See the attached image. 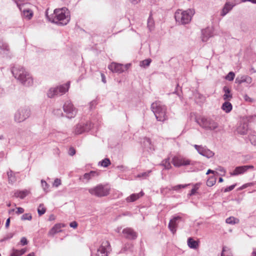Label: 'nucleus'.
I'll return each mask as SVG.
<instances>
[{"instance_id":"obj_41","label":"nucleus","mask_w":256,"mask_h":256,"mask_svg":"<svg viewBox=\"0 0 256 256\" xmlns=\"http://www.w3.org/2000/svg\"><path fill=\"white\" fill-rule=\"evenodd\" d=\"M102 166L106 167L110 164V162L109 159L105 158L100 162Z\"/></svg>"},{"instance_id":"obj_17","label":"nucleus","mask_w":256,"mask_h":256,"mask_svg":"<svg viewBox=\"0 0 256 256\" xmlns=\"http://www.w3.org/2000/svg\"><path fill=\"white\" fill-rule=\"evenodd\" d=\"M124 236L130 240L136 239L137 237L136 232L130 228H126L122 230Z\"/></svg>"},{"instance_id":"obj_30","label":"nucleus","mask_w":256,"mask_h":256,"mask_svg":"<svg viewBox=\"0 0 256 256\" xmlns=\"http://www.w3.org/2000/svg\"><path fill=\"white\" fill-rule=\"evenodd\" d=\"M162 165L164 167L165 169H170L172 166L170 162V158H167L163 160L162 162Z\"/></svg>"},{"instance_id":"obj_53","label":"nucleus","mask_w":256,"mask_h":256,"mask_svg":"<svg viewBox=\"0 0 256 256\" xmlns=\"http://www.w3.org/2000/svg\"><path fill=\"white\" fill-rule=\"evenodd\" d=\"M150 171H149V172H146L142 173V174H138V175L137 176H136V177H137V178L146 177V176H147L148 175V174H149V173H150Z\"/></svg>"},{"instance_id":"obj_6","label":"nucleus","mask_w":256,"mask_h":256,"mask_svg":"<svg viewBox=\"0 0 256 256\" xmlns=\"http://www.w3.org/2000/svg\"><path fill=\"white\" fill-rule=\"evenodd\" d=\"M172 162L176 167L194 166L198 164L197 162L180 155L174 156L172 158Z\"/></svg>"},{"instance_id":"obj_39","label":"nucleus","mask_w":256,"mask_h":256,"mask_svg":"<svg viewBox=\"0 0 256 256\" xmlns=\"http://www.w3.org/2000/svg\"><path fill=\"white\" fill-rule=\"evenodd\" d=\"M249 139L252 144L256 146V134H250L249 136Z\"/></svg>"},{"instance_id":"obj_18","label":"nucleus","mask_w":256,"mask_h":256,"mask_svg":"<svg viewBox=\"0 0 256 256\" xmlns=\"http://www.w3.org/2000/svg\"><path fill=\"white\" fill-rule=\"evenodd\" d=\"M181 218L180 216H177L174 217L170 220L168 224V228L173 234L176 233L178 222Z\"/></svg>"},{"instance_id":"obj_1","label":"nucleus","mask_w":256,"mask_h":256,"mask_svg":"<svg viewBox=\"0 0 256 256\" xmlns=\"http://www.w3.org/2000/svg\"><path fill=\"white\" fill-rule=\"evenodd\" d=\"M14 76L26 86L32 84V78L30 74L20 66H16L12 69Z\"/></svg>"},{"instance_id":"obj_51","label":"nucleus","mask_w":256,"mask_h":256,"mask_svg":"<svg viewBox=\"0 0 256 256\" xmlns=\"http://www.w3.org/2000/svg\"><path fill=\"white\" fill-rule=\"evenodd\" d=\"M236 186V184L232 185L228 187H227L226 188H225V190H224V192H228L232 190Z\"/></svg>"},{"instance_id":"obj_11","label":"nucleus","mask_w":256,"mask_h":256,"mask_svg":"<svg viewBox=\"0 0 256 256\" xmlns=\"http://www.w3.org/2000/svg\"><path fill=\"white\" fill-rule=\"evenodd\" d=\"M30 114V112L26 108H21L17 111L14 115V120L16 122H20L26 119Z\"/></svg>"},{"instance_id":"obj_12","label":"nucleus","mask_w":256,"mask_h":256,"mask_svg":"<svg viewBox=\"0 0 256 256\" xmlns=\"http://www.w3.org/2000/svg\"><path fill=\"white\" fill-rule=\"evenodd\" d=\"M92 127V126L90 122L79 124L76 126L74 132L76 134H80L82 132H88Z\"/></svg>"},{"instance_id":"obj_24","label":"nucleus","mask_w":256,"mask_h":256,"mask_svg":"<svg viewBox=\"0 0 256 256\" xmlns=\"http://www.w3.org/2000/svg\"><path fill=\"white\" fill-rule=\"evenodd\" d=\"M202 40L204 42H206L208 38L211 37L212 35V28H208L202 31Z\"/></svg>"},{"instance_id":"obj_58","label":"nucleus","mask_w":256,"mask_h":256,"mask_svg":"<svg viewBox=\"0 0 256 256\" xmlns=\"http://www.w3.org/2000/svg\"><path fill=\"white\" fill-rule=\"evenodd\" d=\"M20 251V255H22L23 254H24L26 252V248H22L20 250H19Z\"/></svg>"},{"instance_id":"obj_19","label":"nucleus","mask_w":256,"mask_h":256,"mask_svg":"<svg viewBox=\"0 0 256 256\" xmlns=\"http://www.w3.org/2000/svg\"><path fill=\"white\" fill-rule=\"evenodd\" d=\"M252 82V78L248 75L238 76L236 79V83L240 84L246 83L247 85L250 84Z\"/></svg>"},{"instance_id":"obj_38","label":"nucleus","mask_w":256,"mask_h":256,"mask_svg":"<svg viewBox=\"0 0 256 256\" xmlns=\"http://www.w3.org/2000/svg\"><path fill=\"white\" fill-rule=\"evenodd\" d=\"M152 60L150 58L146 59L140 62V66L145 67L146 66H148L150 64Z\"/></svg>"},{"instance_id":"obj_43","label":"nucleus","mask_w":256,"mask_h":256,"mask_svg":"<svg viewBox=\"0 0 256 256\" xmlns=\"http://www.w3.org/2000/svg\"><path fill=\"white\" fill-rule=\"evenodd\" d=\"M32 218V215L31 214H24L22 216V218L21 219L22 220H31Z\"/></svg>"},{"instance_id":"obj_29","label":"nucleus","mask_w":256,"mask_h":256,"mask_svg":"<svg viewBox=\"0 0 256 256\" xmlns=\"http://www.w3.org/2000/svg\"><path fill=\"white\" fill-rule=\"evenodd\" d=\"M188 246L192 248H196L198 246V242L191 238L188 239Z\"/></svg>"},{"instance_id":"obj_31","label":"nucleus","mask_w":256,"mask_h":256,"mask_svg":"<svg viewBox=\"0 0 256 256\" xmlns=\"http://www.w3.org/2000/svg\"><path fill=\"white\" fill-rule=\"evenodd\" d=\"M216 178L214 176H211L208 178L206 181V185L208 186H213L216 182Z\"/></svg>"},{"instance_id":"obj_2","label":"nucleus","mask_w":256,"mask_h":256,"mask_svg":"<svg viewBox=\"0 0 256 256\" xmlns=\"http://www.w3.org/2000/svg\"><path fill=\"white\" fill-rule=\"evenodd\" d=\"M54 14V18L52 22L57 24L66 25L70 20V13L66 8L56 9Z\"/></svg>"},{"instance_id":"obj_55","label":"nucleus","mask_w":256,"mask_h":256,"mask_svg":"<svg viewBox=\"0 0 256 256\" xmlns=\"http://www.w3.org/2000/svg\"><path fill=\"white\" fill-rule=\"evenodd\" d=\"M76 151L74 148H70L69 150V154L71 156H73L75 154Z\"/></svg>"},{"instance_id":"obj_5","label":"nucleus","mask_w":256,"mask_h":256,"mask_svg":"<svg viewBox=\"0 0 256 256\" xmlns=\"http://www.w3.org/2000/svg\"><path fill=\"white\" fill-rule=\"evenodd\" d=\"M151 108L158 120L163 122L166 119V108L160 102H153Z\"/></svg>"},{"instance_id":"obj_23","label":"nucleus","mask_w":256,"mask_h":256,"mask_svg":"<svg viewBox=\"0 0 256 256\" xmlns=\"http://www.w3.org/2000/svg\"><path fill=\"white\" fill-rule=\"evenodd\" d=\"M144 194V193L143 192H140L138 194H132L130 196L126 198V201L128 202H134L138 200V198H140V197L142 196Z\"/></svg>"},{"instance_id":"obj_42","label":"nucleus","mask_w":256,"mask_h":256,"mask_svg":"<svg viewBox=\"0 0 256 256\" xmlns=\"http://www.w3.org/2000/svg\"><path fill=\"white\" fill-rule=\"evenodd\" d=\"M226 247L224 246L221 254V256H232L230 252H228Z\"/></svg>"},{"instance_id":"obj_7","label":"nucleus","mask_w":256,"mask_h":256,"mask_svg":"<svg viewBox=\"0 0 256 256\" xmlns=\"http://www.w3.org/2000/svg\"><path fill=\"white\" fill-rule=\"evenodd\" d=\"M198 124L202 128L208 130H214L218 128V124L210 118L202 117L196 119Z\"/></svg>"},{"instance_id":"obj_35","label":"nucleus","mask_w":256,"mask_h":256,"mask_svg":"<svg viewBox=\"0 0 256 256\" xmlns=\"http://www.w3.org/2000/svg\"><path fill=\"white\" fill-rule=\"evenodd\" d=\"M46 211V208H44L43 204H40L38 208V212L39 214V216H42L44 214Z\"/></svg>"},{"instance_id":"obj_57","label":"nucleus","mask_w":256,"mask_h":256,"mask_svg":"<svg viewBox=\"0 0 256 256\" xmlns=\"http://www.w3.org/2000/svg\"><path fill=\"white\" fill-rule=\"evenodd\" d=\"M250 2L254 4H256V0H239V2Z\"/></svg>"},{"instance_id":"obj_60","label":"nucleus","mask_w":256,"mask_h":256,"mask_svg":"<svg viewBox=\"0 0 256 256\" xmlns=\"http://www.w3.org/2000/svg\"><path fill=\"white\" fill-rule=\"evenodd\" d=\"M101 76H102V82H104V83H106V78H105V76H104V74H101Z\"/></svg>"},{"instance_id":"obj_4","label":"nucleus","mask_w":256,"mask_h":256,"mask_svg":"<svg viewBox=\"0 0 256 256\" xmlns=\"http://www.w3.org/2000/svg\"><path fill=\"white\" fill-rule=\"evenodd\" d=\"M110 187L108 184H98L95 186L88 189L89 193L98 198L107 196L109 194Z\"/></svg>"},{"instance_id":"obj_64","label":"nucleus","mask_w":256,"mask_h":256,"mask_svg":"<svg viewBox=\"0 0 256 256\" xmlns=\"http://www.w3.org/2000/svg\"><path fill=\"white\" fill-rule=\"evenodd\" d=\"M251 256H256V248L254 249Z\"/></svg>"},{"instance_id":"obj_48","label":"nucleus","mask_w":256,"mask_h":256,"mask_svg":"<svg viewBox=\"0 0 256 256\" xmlns=\"http://www.w3.org/2000/svg\"><path fill=\"white\" fill-rule=\"evenodd\" d=\"M60 184H61V180L59 178H56L53 183V186H55V187H58Z\"/></svg>"},{"instance_id":"obj_47","label":"nucleus","mask_w":256,"mask_h":256,"mask_svg":"<svg viewBox=\"0 0 256 256\" xmlns=\"http://www.w3.org/2000/svg\"><path fill=\"white\" fill-rule=\"evenodd\" d=\"M13 172L12 171H10L8 172V176L9 181H11L12 182H14L16 180L12 177Z\"/></svg>"},{"instance_id":"obj_8","label":"nucleus","mask_w":256,"mask_h":256,"mask_svg":"<svg viewBox=\"0 0 256 256\" xmlns=\"http://www.w3.org/2000/svg\"><path fill=\"white\" fill-rule=\"evenodd\" d=\"M70 83L68 82L65 85L60 86L59 87L50 88L48 92V96L52 98L55 96L62 95L67 92L69 88Z\"/></svg>"},{"instance_id":"obj_22","label":"nucleus","mask_w":256,"mask_h":256,"mask_svg":"<svg viewBox=\"0 0 256 256\" xmlns=\"http://www.w3.org/2000/svg\"><path fill=\"white\" fill-rule=\"evenodd\" d=\"M99 172L96 171H90V172L86 173L84 174L82 177H80V179L84 182V180H86V182L91 180L92 178L98 176Z\"/></svg>"},{"instance_id":"obj_37","label":"nucleus","mask_w":256,"mask_h":256,"mask_svg":"<svg viewBox=\"0 0 256 256\" xmlns=\"http://www.w3.org/2000/svg\"><path fill=\"white\" fill-rule=\"evenodd\" d=\"M41 185L44 190L46 193L48 192L49 185L44 180H41Z\"/></svg>"},{"instance_id":"obj_15","label":"nucleus","mask_w":256,"mask_h":256,"mask_svg":"<svg viewBox=\"0 0 256 256\" xmlns=\"http://www.w3.org/2000/svg\"><path fill=\"white\" fill-rule=\"evenodd\" d=\"M108 68L112 72L122 73L124 70V69L128 68V65L124 66L120 64L112 62L108 66Z\"/></svg>"},{"instance_id":"obj_34","label":"nucleus","mask_w":256,"mask_h":256,"mask_svg":"<svg viewBox=\"0 0 256 256\" xmlns=\"http://www.w3.org/2000/svg\"><path fill=\"white\" fill-rule=\"evenodd\" d=\"M0 48L4 52L9 51L10 48L7 43L0 42Z\"/></svg>"},{"instance_id":"obj_49","label":"nucleus","mask_w":256,"mask_h":256,"mask_svg":"<svg viewBox=\"0 0 256 256\" xmlns=\"http://www.w3.org/2000/svg\"><path fill=\"white\" fill-rule=\"evenodd\" d=\"M16 2L17 4V6H18V4H20L21 5L26 4V3H28V2L30 0H16Z\"/></svg>"},{"instance_id":"obj_59","label":"nucleus","mask_w":256,"mask_h":256,"mask_svg":"<svg viewBox=\"0 0 256 256\" xmlns=\"http://www.w3.org/2000/svg\"><path fill=\"white\" fill-rule=\"evenodd\" d=\"M216 172L214 171V170H208L207 172H206V174H215Z\"/></svg>"},{"instance_id":"obj_61","label":"nucleus","mask_w":256,"mask_h":256,"mask_svg":"<svg viewBox=\"0 0 256 256\" xmlns=\"http://www.w3.org/2000/svg\"><path fill=\"white\" fill-rule=\"evenodd\" d=\"M217 170L222 172L225 173L226 172L224 168L220 166Z\"/></svg>"},{"instance_id":"obj_20","label":"nucleus","mask_w":256,"mask_h":256,"mask_svg":"<svg viewBox=\"0 0 256 256\" xmlns=\"http://www.w3.org/2000/svg\"><path fill=\"white\" fill-rule=\"evenodd\" d=\"M65 225L62 224H56L48 232V236H54L56 234L62 232V228L64 227Z\"/></svg>"},{"instance_id":"obj_46","label":"nucleus","mask_w":256,"mask_h":256,"mask_svg":"<svg viewBox=\"0 0 256 256\" xmlns=\"http://www.w3.org/2000/svg\"><path fill=\"white\" fill-rule=\"evenodd\" d=\"M154 24L153 20L150 18L148 20V25L150 30L153 28Z\"/></svg>"},{"instance_id":"obj_21","label":"nucleus","mask_w":256,"mask_h":256,"mask_svg":"<svg viewBox=\"0 0 256 256\" xmlns=\"http://www.w3.org/2000/svg\"><path fill=\"white\" fill-rule=\"evenodd\" d=\"M240 3V2H239V1L236 2V0L234 1V3H230V2H226L220 14L221 16H225L232 8L234 6Z\"/></svg>"},{"instance_id":"obj_54","label":"nucleus","mask_w":256,"mask_h":256,"mask_svg":"<svg viewBox=\"0 0 256 256\" xmlns=\"http://www.w3.org/2000/svg\"><path fill=\"white\" fill-rule=\"evenodd\" d=\"M70 226L76 228L78 226V224L76 222H72L70 224Z\"/></svg>"},{"instance_id":"obj_52","label":"nucleus","mask_w":256,"mask_h":256,"mask_svg":"<svg viewBox=\"0 0 256 256\" xmlns=\"http://www.w3.org/2000/svg\"><path fill=\"white\" fill-rule=\"evenodd\" d=\"M16 209L17 210L16 211V212L18 214H22L24 211V209L20 207L16 208Z\"/></svg>"},{"instance_id":"obj_40","label":"nucleus","mask_w":256,"mask_h":256,"mask_svg":"<svg viewBox=\"0 0 256 256\" xmlns=\"http://www.w3.org/2000/svg\"><path fill=\"white\" fill-rule=\"evenodd\" d=\"M234 76H235L234 73L231 72H230L227 74V76H226V79L229 81H232L234 80Z\"/></svg>"},{"instance_id":"obj_45","label":"nucleus","mask_w":256,"mask_h":256,"mask_svg":"<svg viewBox=\"0 0 256 256\" xmlns=\"http://www.w3.org/2000/svg\"><path fill=\"white\" fill-rule=\"evenodd\" d=\"M20 254L19 250L13 249L10 256H20Z\"/></svg>"},{"instance_id":"obj_36","label":"nucleus","mask_w":256,"mask_h":256,"mask_svg":"<svg viewBox=\"0 0 256 256\" xmlns=\"http://www.w3.org/2000/svg\"><path fill=\"white\" fill-rule=\"evenodd\" d=\"M190 184H178L176 186H174L172 188V190H174L178 191L181 188H186L187 186H190Z\"/></svg>"},{"instance_id":"obj_44","label":"nucleus","mask_w":256,"mask_h":256,"mask_svg":"<svg viewBox=\"0 0 256 256\" xmlns=\"http://www.w3.org/2000/svg\"><path fill=\"white\" fill-rule=\"evenodd\" d=\"M244 100L246 102L252 103L254 102V99L252 98H250L248 95L245 94L244 96Z\"/></svg>"},{"instance_id":"obj_13","label":"nucleus","mask_w":256,"mask_h":256,"mask_svg":"<svg viewBox=\"0 0 256 256\" xmlns=\"http://www.w3.org/2000/svg\"><path fill=\"white\" fill-rule=\"evenodd\" d=\"M194 147L200 154L208 158H210L214 156V153L205 146L195 144Z\"/></svg>"},{"instance_id":"obj_9","label":"nucleus","mask_w":256,"mask_h":256,"mask_svg":"<svg viewBox=\"0 0 256 256\" xmlns=\"http://www.w3.org/2000/svg\"><path fill=\"white\" fill-rule=\"evenodd\" d=\"M18 7L22 12V16L24 18L30 20L33 16V12L32 10V5L30 3H26L24 4H18Z\"/></svg>"},{"instance_id":"obj_33","label":"nucleus","mask_w":256,"mask_h":256,"mask_svg":"<svg viewBox=\"0 0 256 256\" xmlns=\"http://www.w3.org/2000/svg\"><path fill=\"white\" fill-rule=\"evenodd\" d=\"M226 222L228 224H235L239 222V220L233 216H230L226 219Z\"/></svg>"},{"instance_id":"obj_26","label":"nucleus","mask_w":256,"mask_h":256,"mask_svg":"<svg viewBox=\"0 0 256 256\" xmlns=\"http://www.w3.org/2000/svg\"><path fill=\"white\" fill-rule=\"evenodd\" d=\"M29 194L30 191L27 190H16L14 192V196L16 198H20L22 199Z\"/></svg>"},{"instance_id":"obj_3","label":"nucleus","mask_w":256,"mask_h":256,"mask_svg":"<svg viewBox=\"0 0 256 256\" xmlns=\"http://www.w3.org/2000/svg\"><path fill=\"white\" fill-rule=\"evenodd\" d=\"M195 13L194 10L188 8L185 10H178L176 11L174 17L176 22L180 24H188Z\"/></svg>"},{"instance_id":"obj_10","label":"nucleus","mask_w":256,"mask_h":256,"mask_svg":"<svg viewBox=\"0 0 256 256\" xmlns=\"http://www.w3.org/2000/svg\"><path fill=\"white\" fill-rule=\"evenodd\" d=\"M64 110L66 112V116L70 118H74L77 113L76 109L70 101L66 102L64 104Z\"/></svg>"},{"instance_id":"obj_16","label":"nucleus","mask_w":256,"mask_h":256,"mask_svg":"<svg viewBox=\"0 0 256 256\" xmlns=\"http://www.w3.org/2000/svg\"><path fill=\"white\" fill-rule=\"evenodd\" d=\"M254 166L252 165L237 166L235 168L233 172L230 173V174L232 176H236L243 174L248 169L254 170Z\"/></svg>"},{"instance_id":"obj_63","label":"nucleus","mask_w":256,"mask_h":256,"mask_svg":"<svg viewBox=\"0 0 256 256\" xmlns=\"http://www.w3.org/2000/svg\"><path fill=\"white\" fill-rule=\"evenodd\" d=\"M55 219V217L54 215L52 214L50 216L49 220H53Z\"/></svg>"},{"instance_id":"obj_25","label":"nucleus","mask_w":256,"mask_h":256,"mask_svg":"<svg viewBox=\"0 0 256 256\" xmlns=\"http://www.w3.org/2000/svg\"><path fill=\"white\" fill-rule=\"evenodd\" d=\"M223 90L224 92L222 96L224 100L225 101H230L232 98V94L230 93V90L227 86H224Z\"/></svg>"},{"instance_id":"obj_62","label":"nucleus","mask_w":256,"mask_h":256,"mask_svg":"<svg viewBox=\"0 0 256 256\" xmlns=\"http://www.w3.org/2000/svg\"><path fill=\"white\" fill-rule=\"evenodd\" d=\"M10 218H8L6 220V228L8 227V226L10 225Z\"/></svg>"},{"instance_id":"obj_27","label":"nucleus","mask_w":256,"mask_h":256,"mask_svg":"<svg viewBox=\"0 0 256 256\" xmlns=\"http://www.w3.org/2000/svg\"><path fill=\"white\" fill-rule=\"evenodd\" d=\"M248 130L247 124H240L236 128V131L238 134H246Z\"/></svg>"},{"instance_id":"obj_32","label":"nucleus","mask_w":256,"mask_h":256,"mask_svg":"<svg viewBox=\"0 0 256 256\" xmlns=\"http://www.w3.org/2000/svg\"><path fill=\"white\" fill-rule=\"evenodd\" d=\"M200 184H201L200 182H198V183H196V184H194L193 188L190 190V192L189 194V195L190 196L194 195L196 193V192L198 190V189L200 187Z\"/></svg>"},{"instance_id":"obj_14","label":"nucleus","mask_w":256,"mask_h":256,"mask_svg":"<svg viewBox=\"0 0 256 256\" xmlns=\"http://www.w3.org/2000/svg\"><path fill=\"white\" fill-rule=\"evenodd\" d=\"M110 244L108 240L102 242L101 246L98 249L96 256H108V250L110 248Z\"/></svg>"},{"instance_id":"obj_56","label":"nucleus","mask_w":256,"mask_h":256,"mask_svg":"<svg viewBox=\"0 0 256 256\" xmlns=\"http://www.w3.org/2000/svg\"><path fill=\"white\" fill-rule=\"evenodd\" d=\"M129 2L132 4H138L140 0H128Z\"/></svg>"},{"instance_id":"obj_28","label":"nucleus","mask_w":256,"mask_h":256,"mask_svg":"<svg viewBox=\"0 0 256 256\" xmlns=\"http://www.w3.org/2000/svg\"><path fill=\"white\" fill-rule=\"evenodd\" d=\"M232 108V106L229 101H225L222 106V109L226 113L230 112Z\"/></svg>"},{"instance_id":"obj_50","label":"nucleus","mask_w":256,"mask_h":256,"mask_svg":"<svg viewBox=\"0 0 256 256\" xmlns=\"http://www.w3.org/2000/svg\"><path fill=\"white\" fill-rule=\"evenodd\" d=\"M20 243L22 245L24 246L28 244V240L25 237H23L21 238Z\"/></svg>"}]
</instances>
